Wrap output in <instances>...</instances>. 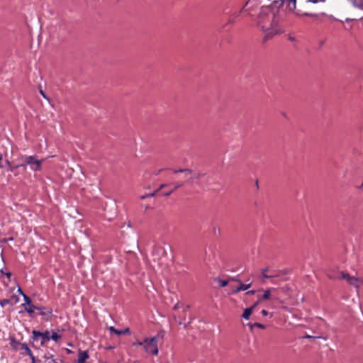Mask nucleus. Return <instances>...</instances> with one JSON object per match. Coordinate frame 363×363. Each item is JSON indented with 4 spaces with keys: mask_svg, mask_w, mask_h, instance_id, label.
Wrapping results in <instances>:
<instances>
[{
    "mask_svg": "<svg viewBox=\"0 0 363 363\" xmlns=\"http://www.w3.org/2000/svg\"><path fill=\"white\" fill-rule=\"evenodd\" d=\"M284 4H287V7L289 10L294 11L296 9V0H283Z\"/></svg>",
    "mask_w": 363,
    "mask_h": 363,
    "instance_id": "11",
    "label": "nucleus"
},
{
    "mask_svg": "<svg viewBox=\"0 0 363 363\" xmlns=\"http://www.w3.org/2000/svg\"><path fill=\"white\" fill-rule=\"evenodd\" d=\"M341 277L342 279H346L350 284L353 285L357 288H359V286L363 284V278H357L350 276L344 272H341Z\"/></svg>",
    "mask_w": 363,
    "mask_h": 363,
    "instance_id": "6",
    "label": "nucleus"
},
{
    "mask_svg": "<svg viewBox=\"0 0 363 363\" xmlns=\"http://www.w3.org/2000/svg\"><path fill=\"white\" fill-rule=\"evenodd\" d=\"M155 193H152V194H148V195H147V196H141V199H145V198H146V197H147V196H155Z\"/></svg>",
    "mask_w": 363,
    "mask_h": 363,
    "instance_id": "30",
    "label": "nucleus"
},
{
    "mask_svg": "<svg viewBox=\"0 0 363 363\" xmlns=\"http://www.w3.org/2000/svg\"><path fill=\"white\" fill-rule=\"evenodd\" d=\"M22 350H25L28 356H32L33 352H31V350H30L27 345L23 344L22 345Z\"/></svg>",
    "mask_w": 363,
    "mask_h": 363,
    "instance_id": "23",
    "label": "nucleus"
},
{
    "mask_svg": "<svg viewBox=\"0 0 363 363\" xmlns=\"http://www.w3.org/2000/svg\"><path fill=\"white\" fill-rule=\"evenodd\" d=\"M35 308H36L35 306L32 305V304H31V305H30V306H28H28H25V307H24L25 311H26L27 313H30V314L33 313H34V310H35Z\"/></svg>",
    "mask_w": 363,
    "mask_h": 363,
    "instance_id": "19",
    "label": "nucleus"
},
{
    "mask_svg": "<svg viewBox=\"0 0 363 363\" xmlns=\"http://www.w3.org/2000/svg\"><path fill=\"white\" fill-rule=\"evenodd\" d=\"M1 160H2V157H1H1H0V168H2V167H3V166H2V164H1Z\"/></svg>",
    "mask_w": 363,
    "mask_h": 363,
    "instance_id": "41",
    "label": "nucleus"
},
{
    "mask_svg": "<svg viewBox=\"0 0 363 363\" xmlns=\"http://www.w3.org/2000/svg\"><path fill=\"white\" fill-rule=\"evenodd\" d=\"M259 303H257V301L256 303H255L250 308H252V311H254V309L255 308V307L259 304Z\"/></svg>",
    "mask_w": 363,
    "mask_h": 363,
    "instance_id": "34",
    "label": "nucleus"
},
{
    "mask_svg": "<svg viewBox=\"0 0 363 363\" xmlns=\"http://www.w3.org/2000/svg\"><path fill=\"white\" fill-rule=\"evenodd\" d=\"M167 185H168V184H162V185L160 186V189H162L164 188L165 186H167Z\"/></svg>",
    "mask_w": 363,
    "mask_h": 363,
    "instance_id": "37",
    "label": "nucleus"
},
{
    "mask_svg": "<svg viewBox=\"0 0 363 363\" xmlns=\"http://www.w3.org/2000/svg\"><path fill=\"white\" fill-rule=\"evenodd\" d=\"M184 320H185V318H181L178 317V320H177V322H178V323H179V325H182V324H183V323H183V321H184Z\"/></svg>",
    "mask_w": 363,
    "mask_h": 363,
    "instance_id": "28",
    "label": "nucleus"
},
{
    "mask_svg": "<svg viewBox=\"0 0 363 363\" xmlns=\"http://www.w3.org/2000/svg\"><path fill=\"white\" fill-rule=\"evenodd\" d=\"M230 280L238 283V286L236 288H235V289H233V293H238L241 291L247 290L252 286L251 281H250L249 283H247V284H242L239 279L234 278V277L230 278Z\"/></svg>",
    "mask_w": 363,
    "mask_h": 363,
    "instance_id": "7",
    "label": "nucleus"
},
{
    "mask_svg": "<svg viewBox=\"0 0 363 363\" xmlns=\"http://www.w3.org/2000/svg\"><path fill=\"white\" fill-rule=\"evenodd\" d=\"M279 290V289L274 287H270L264 290L263 295L258 296L257 303H261L262 301L273 300L282 303L283 301L281 300L278 294Z\"/></svg>",
    "mask_w": 363,
    "mask_h": 363,
    "instance_id": "2",
    "label": "nucleus"
},
{
    "mask_svg": "<svg viewBox=\"0 0 363 363\" xmlns=\"http://www.w3.org/2000/svg\"><path fill=\"white\" fill-rule=\"evenodd\" d=\"M29 357L32 359V363H34L35 362V357L33 356V354H32V356H29Z\"/></svg>",
    "mask_w": 363,
    "mask_h": 363,
    "instance_id": "35",
    "label": "nucleus"
},
{
    "mask_svg": "<svg viewBox=\"0 0 363 363\" xmlns=\"http://www.w3.org/2000/svg\"><path fill=\"white\" fill-rule=\"evenodd\" d=\"M25 166H26L25 164H21L17 165L16 167H25Z\"/></svg>",
    "mask_w": 363,
    "mask_h": 363,
    "instance_id": "40",
    "label": "nucleus"
},
{
    "mask_svg": "<svg viewBox=\"0 0 363 363\" xmlns=\"http://www.w3.org/2000/svg\"><path fill=\"white\" fill-rule=\"evenodd\" d=\"M216 280L217 282H218L220 284V287H225V286H228V282L230 281H231L230 279L228 280H223L220 278H217Z\"/></svg>",
    "mask_w": 363,
    "mask_h": 363,
    "instance_id": "18",
    "label": "nucleus"
},
{
    "mask_svg": "<svg viewBox=\"0 0 363 363\" xmlns=\"http://www.w3.org/2000/svg\"><path fill=\"white\" fill-rule=\"evenodd\" d=\"M61 338V335H58L55 332H52V335H50V340H52L55 342L58 341Z\"/></svg>",
    "mask_w": 363,
    "mask_h": 363,
    "instance_id": "22",
    "label": "nucleus"
},
{
    "mask_svg": "<svg viewBox=\"0 0 363 363\" xmlns=\"http://www.w3.org/2000/svg\"><path fill=\"white\" fill-rule=\"evenodd\" d=\"M256 293L255 290H250L246 292V295H253Z\"/></svg>",
    "mask_w": 363,
    "mask_h": 363,
    "instance_id": "27",
    "label": "nucleus"
},
{
    "mask_svg": "<svg viewBox=\"0 0 363 363\" xmlns=\"http://www.w3.org/2000/svg\"><path fill=\"white\" fill-rule=\"evenodd\" d=\"M261 313L264 316H267L268 315V312L264 309H263Z\"/></svg>",
    "mask_w": 363,
    "mask_h": 363,
    "instance_id": "33",
    "label": "nucleus"
},
{
    "mask_svg": "<svg viewBox=\"0 0 363 363\" xmlns=\"http://www.w3.org/2000/svg\"><path fill=\"white\" fill-rule=\"evenodd\" d=\"M1 272H2L3 274H4L7 277V278L9 279V280H10V279H11V272H4L3 271H1Z\"/></svg>",
    "mask_w": 363,
    "mask_h": 363,
    "instance_id": "26",
    "label": "nucleus"
},
{
    "mask_svg": "<svg viewBox=\"0 0 363 363\" xmlns=\"http://www.w3.org/2000/svg\"><path fill=\"white\" fill-rule=\"evenodd\" d=\"M174 185V188L172 189L174 191H175L177 189L184 186L185 184H184V182H174L173 184Z\"/></svg>",
    "mask_w": 363,
    "mask_h": 363,
    "instance_id": "20",
    "label": "nucleus"
},
{
    "mask_svg": "<svg viewBox=\"0 0 363 363\" xmlns=\"http://www.w3.org/2000/svg\"><path fill=\"white\" fill-rule=\"evenodd\" d=\"M144 343V350L146 352L151 353L153 355L158 354V337L157 336L152 337H146L143 340Z\"/></svg>",
    "mask_w": 363,
    "mask_h": 363,
    "instance_id": "3",
    "label": "nucleus"
},
{
    "mask_svg": "<svg viewBox=\"0 0 363 363\" xmlns=\"http://www.w3.org/2000/svg\"><path fill=\"white\" fill-rule=\"evenodd\" d=\"M172 192H173V191H172V190H170V191H169L164 192V193L163 194V195H164V196H169Z\"/></svg>",
    "mask_w": 363,
    "mask_h": 363,
    "instance_id": "31",
    "label": "nucleus"
},
{
    "mask_svg": "<svg viewBox=\"0 0 363 363\" xmlns=\"http://www.w3.org/2000/svg\"><path fill=\"white\" fill-rule=\"evenodd\" d=\"M269 276H273V277H272V278L271 279H274V278H277V277H279V274H274V273H272L271 274H269Z\"/></svg>",
    "mask_w": 363,
    "mask_h": 363,
    "instance_id": "29",
    "label": "nucleus"
},
{
    "mask_svg": "<svg viewBox=\"0 0 363 363\" xmlns=\"http://www.w3.org/2000/svg\"><path fill=\"white\" fill-rule=\"evenodd\" d=\"M33 340L34 341H37L39 338H41L40 345L42 347L45 346L46 342L50 340V333L48 330H46L43 333H41L38 330H33Z\"/></svg>",
    "mask_w": 363,
    "mask_h": 363,
    "instance_id": "5",
    "label": "nucleus"
},
{
    "mask_svg": "<svg viewBox=\"0 0 363 363\" xmlns=\"http://www.w3.org/2000/svg\"><path fill=\"white\" fill-rule=\"evenodd\" d=\"M236 287H237V286H230V289H231V291H232V294H234V293H233V289H235V288H236Z\"/></svg>",
    "mask_w": 363,
    "mask_h": 363,
    "instance_id": "39",
    "label": "nucleus"
},
{
    "mask_svg": "<svg viewBox=\"0 0 363 363\" xmlns=\"http://www.w3.org/2000/svg\"><path fill=\"white\" fill-rule=\"evenodd\" d=\"M253 311H252V308H247L246 309H245L242 315V317L244 318V319H249L250 315L252 313Z\"/></svg>",
    "mask_w": 363,
    "mask_h": 363,
    "instance_id": "13",
    "label": "nucleus"
},
{
    "mask_svg": "<svg viewBox=\"0 0 363 363\" xmlns=\"http://www.w3.org/2000/svg\"><path fill=\"white\" fill-rule=\"evenodd\" d=\"M354 7L362 9L363 8V0H350Z\"/></svg>",
    "mask_w": 363,
    "mask_h": 363,
    "instance_id": "17",
    "label": "nucleus"
},
{
    "mask_svg": "<svg viewBox=\"0 0 363 363\" xmlns=\"http://www.w3.org/2000/svg\"><path fill=\"white\" fill-rule=\"evenodd\" d=\"M295 14L298 16H310V17H314L316 16L315 14L313 13H309L307 12L303 13L300 10H297L295 11Z\"/></svg>",
    "mask_w": 363,
    "mask_h": 363,
    "instance_id": "15",
    "label": "nucleus"
},
{
    "mask_svg": "<svg viewBox=\"0 0 363 363\" xmlns=\"http://www.w3.org/2000/svg\"><path fill=\"white\" fill-rule=\"evenodd\" d=\"M143 345V346L144 347V343H143V342L137 341L136 342L133 343V345Z\"/></svg>",
    "mask_w": 363,
    "mask_h": 363,
    "instance_id": "32",
    "label": "nucleus"
},
{
    "mask_svg": "<svg viewBox=\"0 0 363 363\" xmlns=\"http://www.w3.org/2000/svg\"><path fill=\"white\" fill-rule=\"evenodd\" d=\"M18 291H20V293L23 296V298H24V301H25V303L23 304V306H30L31 305L32 302H31V299L30 298V297H28V296H26V294H24L21 289H19Z\"/></svg>",
    "mask_w": 363,
    "mask_h": 363,
    "instance_id": "16",
    "label": "nucleus"
},
{
    "mask_svg": "<svg viewBox=\"0 0 363 363\" xmlns=\"http://www.w3.org/2000/svg\"><path fill=\"white\" fill-rule=\"evenodd\" d=\"M40 92L41 95H42L45 99H47V97H46V96H45V93L43 92V91L40 90Z\"/></svg>",
    "mask_w": 363,
    "mask_h": 363,
    "instance_id": "36",
    "label": "nucleus"
},
{
    "mask_svg": "<svg viewBox=\"0 0 363 363\" xmlns=\"http://www.w3.org/2000/svg\"><path fill=\"white\" fill-rule=\"evenodd\" d=\"M26 164L30 165L33 171H39L41 169L43 160H39L35 155L33 156H23L22 158Z\"/></svg>",
    "mask_w": 363,
    "mask_h": 363,
    "instance_id": "4",
    "label": "nucleus"
},
{
    "mask_svg": "<svg viewBox=\"0 0 363 363\" xmlns=\"http://www.w3.org/2000/svg\"><path fill=\"white\" fill-rule=\"evenodd\" d=\"M271 283L272 284H277V282L276 281V280H274L273 279H272L271 281Z\"/></svg>",
    "mask_w": 363,
    "mask_h": 363,
    "instance_id": "42",
    "label": "nucleus"
},
{
    "mask_svg": "<svg viewBox=\"0 0 363 363\" xmlns=\"http://www.w3.org/2000/svg\"><path fill=\"white\" fill-rule=\"evenodd\" d=\"M250 329L252 330L254 327L258 328L259 329H265L266 326L263 324L255 323L254 324H249Z\"/></svg>",
    "mask_w": 363,
    "mask_h": 363,
    "instance_id": "21",
    "label": "nucleus"
},
{
    "mask_svg": "<svg viewBox=\"0 0 363 363\" xmlns=\"http://www.w3.org/2000/svg\"><path fill=\"white\" fill-rule=\"evenodd\" d=\"M173 172L175 173V174H177L179 172L184 173L186 175H189L190 179H195V178L197 177L195 176L194 174H193L192 171L189 169H174Z\"/></svg>",
    "mask_w": 363,
    "mask_h": 363,
    "instance_id": "8",
    "label": "nucleus"
},
{
    "mask_svg": "<svg viewBox=\"0 0 363 363\" xmlns=\"http://www.w3.org/2000/svg\"><path fill=\"white\" fill-rule=\"evenodd\" d=\"M44 359L48 361V363H58L57 359H55L54 356L52 354L48 353L44 355Z\"/></svg>",
    "mask_w": 363,
    "mask_h": 363,
    "instance_id": "14",
    "label": "nucleus"
},
{
    "mask_svg": "<svg viewBox=\"0 0 363 363\" xmlns=\"http://www.w3.org/2000/svg\"><path fill=\"white\" fill-rule=\"evenodd\" d=\"M179 308V304L177 303V304H176V305L174 306L173 309H174V310H177Z\"/></svg>",
    "mask_w": 363,
    "mask_h": 363,
    "instance_id": "38",
    "label": "nucleus"
},
{
    "mask_svg": "<svg viewBox=\"0 0 363 363\" xmlns=\"http://www.w3.org/2000/svg\"><path fill=\"white\" fill-rule=\"evenodd\" d=\"M306 338H315L314 337H312L311 335H306Z\"/></svg>",
    "mask_w": 363,
    "mask_h": 363,
    "instance_id": "43",
    "label": "nucleus"
},
{
    "mask_svg": "<svg viewBox=\"0 0 363 363\" xmlns=\"http://www.w3.org/2000/svg\"><path fill=\"white\" fill-rule=\"evenodd\" d=\"M67 352H68V353H70V352H71V350H67Z\"/></svg>",
    "mask_w": 363,
    "mask_h": 363,
    "instance_id": "44",
    "label": "nucleus"
},
{
    "mask_svg": "<svg viewBox=\"0 0 363 363\" xmlns=\"http://www.w3.org/2000/svg\"><path fill=\"white\" fill-rule=\"evenodd\" d=\"M11 303V301L9 299H1L0 300V306L4 308L5 306Z\"/></svg>",
    "mask_w": 363,
    "mask_h": 363,
    "instance_id": "24",
    "label": "nucleus"
},
{
    "mask_svg": "<svg viewBox=\"0 0 363 363\" xmlns=\"http://www.w3.org/2000/svg\"><path fill=\"white\" fill-rule=\"evenodd\" d=\"M109 330L111 332H112L118 335H124V334L130 333L129 328H125V330H117L114 327L111 326L109 328Z\"/></svg>",
    "mask_w": 363,
    "mask_h": 363,
    "instance_id": "10",
    "label": "nucleus"
},
{
    "mask_svg": "<svg viewBox=\"0 0 363 363\" xmlns=\"http://www.w3.org/2000/svg\"><path fill=\"white\" fill-rule=\"evenodd\" d=\"M269 269L268 267H265L261 269V274L263 279L262 280V283H265L264 279H272L273 276H269L268 272Z\"/></svg>",
    "mask_w": 363,
    "mask_h": 363,
    "instance_id": "12",
    "label": "nucleus"
},
{
    "mask_svg": "<svg viewBox=\"0 0 363 363\" xmlns=\"http://www.w3.org/2000/svg\"><path fill=\"white\" fill-rule=\"evenodd\" d=\"M279 11L274 6L262 7L258 15L257 23L265 33L266 37L272 38L282 32L279 26Z\"/></svg>",
    "mask_w": 363,
    "mask_h": 363,
    "instance_id": "1",
    "label": "nucleus"
},
{
    "mask_svg": "<svg viewBox=\"0 0 363 363\" xmlns=\"http://www.w3.org/2000/svg\"><path fill=\"white\" fill-rule=\"evenodd\" d=\"M184 179L185 180L183 182H184V184L187 182H189V181L192 180L193 179H190L189 178V175H186V174H184Z\"/></svg>",
    "mask_w": 363,
    "mask_h": 363,
    "instance_id": "25",
    "label": "nucleus"
},
{
    "mask_svg": "<svg viewBox=\"0 0 363 363\" xmlns=\"http://www.w3.org/2000/svg\"><path fill=\"white\" fill-rule=\"evenodd\" d=\"M89 357L86 351H80L78 355L77 363H84Z\"/></svg>",
    "mask_w": 363,
    "mask_h": 363,
    "instance_id": "9",
    "label": "nucleus"
}]
</instances>
